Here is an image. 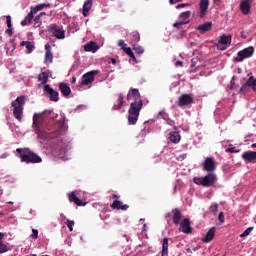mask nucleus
Listing matches in <instances>:
<instances>
[{
    "mask_svg": "<svg viewBox=\"0 0 256 256\" xmlns=\"http://www.w3.org/2000/svg\"><path fill=\"white\" fill-rule=\"evenodd\" d=\"M127 101H132L128 110V123L129 125H136L137 121H139L141 109H143V100L139 89L130 88L127 94Z\"/></svg>",
    "mask_w": 256,
    "mask_h": 256,
    "instance_id": "1",
    "label": "nucleus"
},
{
    "mask_svg": "<svg viewBox=\"0 0 256 256\" xmlns=\"http://www.w3.org/2000/svg\"><path fill=\"white\" fill-rule=\"evenodd\" d=\"M51 113H53V110H45L42 113H35L33 115L32 127L38 139L45 140L52 137H59V131L55 132L52 136H50L49 133L45 131V123L47 121V118L51 116Z\"/></svg>",
    "mask_w": 256,
    "mask_h": 256,
    "instance_id": "2",
    "label": "nucleus"
},
{
    "mask_svg": "<svg viewBox=\"0 0 256 256\" xmlns=\"http://www.w3.org/2000/svg\"><path fill=\"white\" fill-rule=\"evenodd\" d=\"M253 53H255V48L253 46H249L238 52V56L234 59L236 63H241L243 59H249V57H253Z\"/></svg>",
    "mask_w": 256,
    "mask_h": 256,
    "instance_id": "7",
    "label": "nucleus"
},
{
    "mask_svg": "<svg viewBox=\"0 0 256 256\" xmlns=\"http://www.w3.org/2000/svg\"><path fill=\"white\" fill-rule=\"evenodd\" d=\"M251 3H253V0H243L240 3V9L243 15H249V13L251 12Z\"/></svg>",
    "mask_w": 256,
    "mask_h": 256,
    "instance_id": "20",
    "label": "nucleus"
},
{
    "mask_svg": "<svg viewBox=\"0 0 256 256\" xmlns=\"http://www.w3.org/2000/svg\"><path fill=\"white\" fill-rule=\"evenodd\" d=\"M84 51L87 53H97L99 51V45L95 41H90L84 45Z\"/></svg>",
    "mask_w": 256,
    "mask_h": 256,
    "instance_id": "21",
    "label": "nucleus"
},
{
    "mask_svg": "<svg viewBox=\"0 0 256 256\" xmlns=\"http://www.w3.org/2000/svg\"><path fill=\"white\" fill-rule=\"evenodd\" d=\"M110 63H112V65H117V60L115 58H111Z\"/></svg>",
    "mask_w": 256,
    "mask_h": 256,
    "instance_id": "58",
    "label": "nucleus"
},
{
    "mask_svg": "<svg viewBox=\"0 0 256 256\" xmlns=\"http://www.w3.org/2000/svg\"><path fill=\"white\" fill-rule=\"evenodd\" d=\"M20 45H21V47H26V49L29 51V53H31V51H33V49H35V44H33V42L22 41Z\"/></svg>",
    "mask_w": 256,
    "mask_h": 256,
    "instance_id": "33",
    "label": "nucleus"
},
{
    "mask_svg": "<svg viewBox=\"0 0 256 256\" xmlns=\"http://www.w3.org/2000/svg\"><path fill=\"white\" fill-rule=\"evenodd\" d=\"M45 7H51V4L50 3H48V4H46V3L39 4L36 7L32 8V11L34 13H37L38 11H43V9H45Z\"/></svg>",
    "mask_w": 256,
    "mask_h": 256,
    "instance_id": "36",
    "label": "nucleus"
},
{
    "mask_svg": "<svg viewBox=\"0 0 256 256\" xmlns=\"http://www.w3.org/2000/svg\"><path fill=\"white\" fill-rule=\"evenodd\" d=\"M118 47H127V44H125V41H123V40H119L118 41Z\"/></svg>",
    "mask_w": 256,
    "mask_h": 256,
    "instance_id": "50",
    "label": "nucleus"
},
{
    "mask_svg": "<svg viewBox=\"0 0 256 256\" xmlns=\"http://www.w3.org/2000/svg\"><path fill=\"white\" fill-rule=\"evenodd\" d=\"M48 31L52 34L53 37H56V39L65 38V31L63 30L62 26H59L57 24H50L48 26Z\"/></svg>",
    "mask_w": 256,
    "mask_h": 256,
    "instance_id": "8",
    "label": "nucleus"
},
{
    "mask_svg": "<svg viewBox=\"0 0 256 256\" xmlns=\"http://www.w3.org/2000/svg\"><path fill=\"white\" fill-rule=\"evenodd\" d=\"M169 139L171 143H179V141H181V135L179 134V132L173 131L170 132Z\"/></svg>",
    "mask_w": 256,
    "mask_h": 256,
    "instance_id": "29",
    "label": "nucleus"
},
{
    "mask_svg": "<svg viewBox=\"0 0 256 256\" xmlns=\"http://www.w3.org/2000/svg\"><path fill=\"white\" fill-rule=\"evenodd\" d=\"M93 7V0H86L83 5V15L84 17H89V11Z\"/></svg>",
    "mask_w": 256,
    "mask_h": 256,
    "instance_id": "27",
    "label": "nucleus"
},
{
    "mask_svg": "<svg viewBox=\"0 0 256 256\" xmlns=\"http://www.w3.org/2000/svg\"><path fill=\"white\" fill-rule=\"evenodd\" d=\"M27 101V96H18L11 103L13 107V115L17 121H23V107H25V102Z\"/></svg>",
    "mask_w": 256,
    "mask_h": 256,
    "instance_id": "4",
    "label": "nucleus"
},
{
    "mask_svg": "<svg viewBox=\"0 0 256 256\" xmlns=\"http://www.w3.org/2000/svg\"><path fill=\"white\" fill-rule=\"evenodd\" d=\"M218 221L223 224L225 223V214L223 212H220L218 215Z\"/></svg>",
    "mask_w": 256,
    "mask_h": 256,
    "instance_id": "45",
    "label": "nucleus"
},
{
    "mask_svg": "<svg viewBox=\"0 0 256 256\" xmlns=\"http://www.w3.org/2000/svg\"><path fill=\"white\" fill-rule=\"evenodd\" d=\"M99 71L93 70L90 72L85 73L82 76V81L80 82V85H91L93 81H95V75H98Z\"/></svg>",
    "mask_w": 256,
    "mask_h": 256,
    "instance_id": "10",
    "label": "nucleus"
},
{
    "mask_svg": "<svg viewBox=\"0 0 256 256\" xmlns=\"http://www.w3.org/2000/svg\"><path fill=\"white\" fill-rule=\"evenodd\" d=\"M76 81H77V78H75V76L72 77V83H75Z\"/></svg>",
    "mask_w": 256,
    "mask_h": 256,
    "instance_id": "60",
    "label": "nucleus"
},
{
    "mask_svg": "<svg viewBox=\"0 0 256 256\" xmlns=\"http://www.w3.org/2000/svg\"><path fill=\"white\" fill-rule=\"evenodd\" d=\"M110 207L111 209H116V211H127V209H129V205L123 204V202L119 200H114Z\"/></svg>",
    "mask_w": 256,
    "mask_h": 256,
    "instance_id": "22",
    "label": "nucleus"
},
{
    "mask_svg": "<svg viewBox=\"0 0 256 256\" xmlns=\"http://www.w3.org/2000/svg\"><path fill=\"white\" fill-rule=\"evenodd\" d=\"M38 81L45 85L49 81V74L47 72H42L38 75Z\"/></svg>",
    "mask_w": 256,
    "mask_h": 256,
    "instance_id": "32",
    "label": "nucleus"
},
{
    "mask_svg": "<svg viewBox=\"0 0 256 256\" xmlns=\"http://www.w3.org/2000/svg\"><path fill=\"white\" fill-rule=\"evenodd\" d=\"M6 23H7L8 29H11V16L10 15L6 16Z\"/></svg>",
    "mask_w": 256,
    "mask_h": 256,
    "instance_id": "48",
    "label": "nucleus"
},
{
    "mask_svg": "<svg viewBox=\"0 0 256 256\" xmlns=\"http://www.w3.org/2000/svg\"><path fill=\"white\" fill-rule=\"evenodd\" d=\"M245 163H256V151H246L242 154Z\"/></svg>",
    "mask_w": 256,
    "mask_h": 256,
    "instance_id": "16",
    "label": "nucleus"
},
{
    "mask_svg": "<svg viewBox=\"0 0 256 256\" xmlns=\"http://www.w3.org/2000/svg\"><path fill=\"white\" fill-rule=\"evenodd\" d=\"M166 121H167L168 125H171V126L175 125V122L171 119H168Z\"/></svg>",
    "mask_w": 256,
    "mask_h": 256,
    "instance_id": "57",
    "label": "nucleus"
},
{
    "mask_svg": "<svg viewBox=\"0 0 256 256\" xmlns=\"http://www.w3.org/2000/svg\"><path fill=\"white\" fill-rule=\"evenodd\" d=\"M68 197H69L70 203H74L78 207H85V205H87V202H83L81 199H79V197H77L75 192L69 193Z\"/></svg>",
    "mask_w": 256,
    "mask_h": 256,
    "instance_id": "18",
    "label": "nucleus"
},
{
    "mask_svg": "<svg viewBox=\"0 0 256 256\" xmlns=\"http://www.w3.org/2000/svg\"><path fill=\"white\" fill-rule=\"evenodd\" d=\"M31 239H38L39 238V230L32 229V234L30 235Z\"/></svg>",
    "mask_w": 256,
    "mask_h": 256,
    "instance_id": "44",
    "label": "nucleus"
},
{
    "mask_svg": "<svg viewBox=\"0 0 256 256\" xmlns=\"http://www.w3.org/2000/svg\"><path fill=\"white\" fill-rule=\"evenodd\" d=\"M161 256H169V238L163 239Z\"/></svg>",
    "mask_w": 256,
    "mask_h": 256,
    "instance_id": "28",
    "label": "nucleus"
},
{
    "mask_svg": "<svg viewBox=\"0 0 256 256\" xmlns=\"http://www.w3.org/2000/svg\"><path fill=\"white\" fill-rule=\"evenodd\" d=\"M172 221L174 225H179L183 221V213L179 208H175L172 210Z\"/></svg>",
    "mask_w": 256,
    "mask_h": 256,
    "instance_id": "17",
    "label": "nucleus"
},
{
    "mask_svg": "<svg viewBox=\"0 0 256 256\" xmlns=\"http://www.w3.org/2000/svg\"><path fill=\"white\" fill-rule=\"evenodd\" d=\"M45 62L46 63H53V53L52 52H46L45 53Z\"/></svg>",
    "mask_w": 256,
    "mask_h": 256,
    "instance_id": "38",
    "label": "nucleus"
},
{
    "mask_svg": "<svg viewBox=\"0 0 256 256\" xmlns=\"http://www.w3.org/2000/svg\"><path fill=\"white\" fill-rule=\"evenodd\" d=\"M43 15H46L45 12H41L38 16L43 17Z\"/></svg>",
    "mask_w": 256,
    "mask_h": 256,
    "instance_id": "61",
    "label": "nucleus"
},
{
    "mask_svg": "<svg viewBox=\"0 0 256 256\" xmlns=\"http://www.w3.org/2000/svg\"><path fill=\"white\" fill-rule=\"evenodd\" d=\"M139 41H141V36L139 35V32H133L130 43L132 45H137V43H139Z\"/></svg>",
    "mask_w": 256,
    "mask_h": 256,
    "instance_id": "34",
    "label": "nucleus"
},
{
    "mask_svg": "<svg viewBox=\"0 0 256 256\" xmlns=\"http://www.w3.org/2000/svg\"><path fill=\"white\" fill-rule=\"evenodd\" d=\"M9 251V247L5 245V243L0 242V255L2 253H7Z\"/></svg>",
    "mask_w": 256,
    "mask_h": 256,
    "instance_id": "40",
    "label": "nucleus"
},
{
    "mask_svg": "<svg viewBox=\"0 0 256 256\" xmlns=\"http://www.w3.org/2000/svg\"><path fill=\"white\" fill-rule=\"evenodd\" d=\"M189 17H191V11L182 12L179 15V19L181 21L180 22H175L173 24V27H176L177 29H179V27H181L182 25H187L189 23Z\"/></svg>",
    "mask_w": 256,
    "mask_h": 256,
    "instance_id": "13",
    "label": "nucleus"
},
{
    "mask_svg": "<svg viewBox=\"0 0 256 256\" xmlns=\"http://www.w3.org/2000/svg\"><path fill=\"white\" fill-rule=\"evenodd\" d=\"M16 49L15 47V39H11L7 44H6V53L7 55H11V53Z\"/></svg>",
    "mask_w": 256,
    "mask_h": 256,
    "instance_id": "31",
    "label": "nucleus"
},
{
    "mask_svg": "<svg viewBox=\"0 0 256 256\" xmlns=\"http://www.w3.org/2000/svg\"><path fill=\"white\" fill-rule=\"evenodd\" d=\"M183 0H170L171 5H175L177 3H181Z\"/></svg>",
    "mask_w": 256,
    "mask_h": 256,
    "instance_id": "55",
    "label": "nucleus"
},
{
    "mask_svg": "<svg viewBox=\"0 0 256 256\" xmlns=\"http://www.w3.org/2000/svg\"><path fill=\"white\" fill-rule=\"evenodd\" d=\"M123 103H125V96H123V94H118V98H117V104H114L112 109L113 111H119V109H121V107H123Z\"/></svg>",
    "mask_w": 256,
    "mask_h": 256,
    "instance_id": "26",
    "label": "nucleus"
},
{
    "mask_svg": "<svg viewBox=\"0 0 256 256\" xmlns=\"http://www.w3.org/2000/svg\"><path fill=\"white\" fill-rule=\"evenodd\" d=\"M176 67H183V62L181 60L176 61L175 63Z\"/></svg>",
    "mask_w": 256,
    "mask_h": 256,
    "instance_id": "54",
    "label": "nucleus"
},
{
    "mask_svg": "<svg viewBox=\"0 0 256 256\" xmlns=\"http://www.w3.org/2000/svg\"><path fill=\"white\" fill-rule=\"evenodd\" d=\"M183 7H189V4H178L177 6H176V9H183Z\"/></svg>",
    "mask_w": 256,
    "mask_h": 256,
    "instance_id": "51",
    "label": "nucleus"
},
{
    "mask_svg": "<svg viewBox=\"0 0 256 256\" xmlns=\"http://www.w3.org/2000/svg\"><path fill=\"white\" fill-rule=\"evenodd\" d=\"M215 237V227L209 229L205 237L202 239L203 243H211Z\"/></svg>",
    "mask_w": 256,
    "mask_h": 256,
    "instance_id": "25",
    "label": "nucleus"
},
{
    "mask_svg": "<svg viewBox=\"0 0 256 256\" xmlns=\"http://www.w3.org/2000/svg\"><path fill=\"white\" fill-rule=\"evenodd\" d=\"M249 87H252V91L255 92V88H256V79L254 76H250L247 81L245 82V84H243L240 88V93H247Z\"/></svg>",
    "mask_w": 256,
    "mask_h": 256,
    "instance_id": "12",
    "label": "nucleus"
},
{
    "mask_svg": "<svg viewBox=\"0 0 256 256\" xmlns=\"http://www.w3.org/2000/svg\"><path fill=\"white\" fill-rule=\"evenodd\" d=\"M226 153H239V150H236L235 147L226 148Z\"/></svg>",
    "mask_w": 256,
    "mask_h": 256,
    "instance_id": "46",
    "label": "nucleus"
},
{
    "mask_svg": "<svg viewBox=\"0 0 256 256\" xmlns=\"http://www.w3.org/2000/svg\"><path fill=\"white\" fill-rule=\"evenodd\" d=\"M199 5H200L199 17H200V19H203L207 15V11L209 9V0H200Z\"/></svg>",
    "mask_w": 256,
    "mask_h": 256,
    "instance_id": "19",
    "label": "nucleus"
},
{
    "mask_svg": "<svg viewBox=\"0 0 256 256\" xmlns=\"http://www.w3.org/2000/svg\"><path fill=\"white\" fill-rule=\"evenodd\" d=\"M33 13H35L34 11H30L27 16L25 17L24 20L21 21V25L22 27H25L27 25H30L31 21H33Z\"/></svg>",
    "mask_w": 256,
    "mask_h": 256,
    "instance_id": "30",
    "label": "nucleus"
},
{
    "mask_svg": "<svg viewBox=\"0 0 256 256\" xmlns=\"http://www.w3.org/2000/svg\"><path fill=\"white\" fill-rule=\"evenodd\" d=\"M65 156V148L60 149V153H56V157H64Z\"/></svg>",
    "mask_w": 256,
    "mask_h": 256,
    "instance_id": "47",
    "label": "nucleus"
},
{
    "mask_svg": "<svg viewBox=\"0 0 256 256\" xmlns=\"http://www.w3.org/2000/svg\"><path fill=\"white\" fill-rule=\"evenodd\" d=\"M252 149H256V143L251 145Z\"/></svg>",
    "mask_w": 256,
    "mask_h": 256,
    "instance_id": "62",
    "label": "nucleus"
},
{
    "mask_svg": "<svg viewBox=\"0 0 256 256\" xmlns=\"http://www.w3.org/2000/svg\"><path fill=\"white\" fill-rule=\"evenodd\" d=\"M66 225H67L69 231H73V226L75 225V221L67 219Z\"/></svg>",
    "mask_w": 256,
    "mask_h": 256,
    "instance_id": "43",
    "label": "nucleus"
},
{
    "mask_svg": "<svg viewBox=\"0 0 256 256\" xmlns=\"http://www.w3.org/2000/svg\"><path fill=\"white\" fill-rule=\"evenodd\" d=\"M45 49H46V53H51V45L50 44H46Z\"/></svg>",
    "mask_w": 256,
    "mask_h": 256,
    "instance_id": "52",
    "label": "nucleus"
},
{
    "mask_svg": "<svg viewBox=\"0 0 256 256\" xmlns=\"http://www.w3.org/2000/svg\"><path fill=\"white\" fill-rule=\"evenodd\" d=\"M251 231H253V227L247 228L242 234H240V237H241V238L247 237L248 235L251 234Z\"/></svg>",
    "mask_w": 256,
    "mask_h": 256,
    "instance_id": "42",
    "label": "nucleus"
},
{
    "mask_svg": "<svg viewBox=\"0 0 256 256\" xmlns=\"http://www.w3.org/2000/svg\"><path fill=\"white\" fill-rule=\"evenodd\" d=\"M6 33H7V35H9V37H12V36H13V30H12L11 28H8V29L6 30Z\"/></svg>",
    "mask_w": 256,
    "mask_h": 256,
    "instance_id": "53",
    "label": "nucleus"
},
{
    "mask_svg": "<svg viewBox=\"0 0 256 256\" xmlns=\"http://www.w3.org/2000/svg\"><path fill=\"white\" fill-rule=\"evenodd\" d=\"M180 157H182V159H185V157H187V154H183Z\"/></svg>",
    "mask_w": 256,
    "mask_h": 256,
    "instance_id": "63",
    "label": "nucleus"
},
{
    "mask_svg": "<svg viewBox=\"0 0 256 256\" xmlns=\"http://www.w3.org/2000/svg\"><path fill=\"white\" fill-rule=\"evenodd\" d=\"M16 153L22 163H41L43 161L41 156L37 155L30 148H17Z\"/></svg>",
    "mask_w": 256,
    "mask_h": 256,
    "instance_id": "3",
    "label": "nucleus"
},
{
    "mask_svg": "<svg viewBox=\"0 0 256 256\" xmlns=\"http://www.w3.org/2000/svg\"><path fill=\"white\" fill-rule=\"evenodd\" d=\"M209 211L213 213V215H217V211H219V204H212Z\"/></svg>",
    "mask_w": 256,
    "mask_h": 256,
    "instance_id": "39",
    "label": "nucleus"
},
{
    "mask_svg": "<svg viewBox=\"0 0 256 256\" xmlns=\"http://www.w3.org/2000/svg\"><path fill=\"white\" fill-rule=\"evenodd\" d=\"M133 50L135 51V53H137V55H143V53H145L143 47L138 44H133Z\"/></svg>",
    "mask_w": 256,
    "mask_h": 256,
    "instance_id": "37",
    "label": "nucleus"
},
{
    "mask_svg": "<svg viewBox=\"0 0 256 256\" xmlns=\"http://www.w3.org/2000/svg\"><path fill=\"white\" fill-rule=\"evenodd\" d=\"M112 199H116L115 201H117V199H120V196L117 195V194H113V195H112Z\"/></svg>",
    "mask_w": 256,
    "mask_h": 256,
    "instance_id": "59",
    "label": "nucleus"
},
{
    "mask_svg": "<svg viewBox=\"0 0 256 256\" xmlns=\"http://www.w3.org/2000/svg\"><path fill=\"white\" fill-rule=\"evenodd\" d=\"M197 61H199V59H197V58H192V60H191V68H192V69H193V67H196Z\"/></svg>",
    "mask_w": 256,
    "mask_h": 256,
    "instance_id": "49",
    "label": "nucleus"
},
{
    "mask_svg": "<svg viewBox=\"0 0 256 256\" xmlns=\"http://www.w3.org/2000/svg\"><path fill=\"white\" fill-rule=\"evenodd\" d=\"M193 181L196 185H201L202 187H213L217 183V175L208 173L204 177H194Z\"/></svg>",
    "mask_w": 256,
    "mask_h": 256,
    "instance_id": "5",
    "label": "nucleus"
},
{
    "mask_svg": "<svg viewBox=\"0 0 256 256\" xmlns=\"http://www.w3.org/2000/svg\"><path fill=\"white\" fill-rule=\"evenodd\" d=\"M3 239H5V234L0 232V243H3Z\"/></svg>",
    "mask_w": 256,
    "mask_h": 256,
    "instance_id": "56",
    "label": "nucleus"
},
{
    "mask_svg": "<svg viewBox=\"0 0 256 256\" xmlns=\"http://www.w3.org/2000/svg\"><path fill=\"white\" fill-rule=\"evenodd\" d=\"M44 91L46 93V97H48L50 101H54V103H57V101H59V92L51 88L49 84H46L44 86Z\"/></svg>",
    "mask_w": 256,
    "mask_h": 256,
    "instance_id": "11",
    "label": "nucleus"
},
{
    "mask_svg": "<svg viewBox=\"0 0 256 256\" xmlns=\"http://www.w3.org/2000/svg\"><path fill=\"white\" fill-rule=\"evenodd\" d=\"M197 250H199V246H198V247L193 248V251H197Z\"/></svg>",
    "mask_w": 256,
    "mask_h": 256,
    "instance_id": "64",
    "label": "nucleus"
},
{
    "mask_svg": "<svg viewBox=\"0 0 256 256\" xmlns=\"http://www.w3.org/2000/svg\"><path fill=\"white\" fill-rule=\"evenodd\" d=\"M211 29H213V22H205L197 27V31H199L201 35L211 31Z\"/></svg>",
    "mask_w": 256,
    "mask_h": 256,
    "instance_id": "23",
    "label": "nucleus"
},
{
    "mask_svg": "<svg viewBox=\"0 0 256 256\" xmlns=\"http://www.w3.org/2000/svg\"><path fill=\"white\" fill-rule=\"evenodd\" d=\"M216 168L217 166L215 165V159H213L212 157H208L205 159L203 163L204 171H207L208 173H213Z\"/></svg>",
    "mask_w": 256,
    "mask_h": 256,
    "instance_id": "15",
    "label": "nucleus"
},
{
    "mask_svg": "<svg viewBox=\"0 0 256 256\" xmlns=\"http://www.w3.org/2000/svg\"><path fill=\"white\" fill-rule=\"evenodd\" d=\"M232 39L233 37L231 35L223 34L218 38L216 49H218V51H226L227 48L231 47Z\"/></svg>",
    "mask_w": 256,
    "mask_h": 256,
    "instance_id": "6",
    "label": "nucleus"
},
{
    "mask_svg": "<svg viewBox=\"0 0 256 256\" xmlns=\"http://www.w3.org/2000/svg\"><path fill=\"white\" fill-rule=\"evenodd\" d=\"M34 27H41V16H36L35 18H34Z\"/></svg>",
    "mask_w": 256,
    "mask_h": 256,
    "instance_id": "41",
    "label": "nucleus"
},
{
    "mask_svg": "<svg viewBox=\"0 0 256 256\" xmlns=\"http://www.w3.org/2000/svg\"><path fill=\"white\" fill-rule=\"evenodd\" d=\"M195 103V99L191 94H182L178 98L177 105L178 107H189V105H193Z\"/></svg>",
    "mask_w": 256,
    "mask_h": 256,
    "instance_id": "9",
    "label": "nucleus"
},
{
    "mask_svg": "<svg viewBox=\"0 0 256 256\" xmlns=\"http://www.w3.org/2000/svg\"><path fill=\"white\" fill-rule=\"evenodd\" d=\"M178 225H180L179 231L182 233H193V228L191 227V220L189 218L183 219Z\"/></svg>",
    "mask_w": 256,
    "mask_h": 256,
    "instance_id": "14",
    "label": "nucleus"
},
{
    "mask_svg": "<svg viewBox=\"0 0 256 256\" xmlns=\"http://www.w3.org/2000/svg\"><path fill=\"white\" fill-rule=\"evenodd\" d=\"M123 51L126 53V55H129V57L137 63V58L135 57V54L133 53V50L131 48L122 47Z\"/></svg>",
    "mask_w": 256,
    "mask_h": 256,
    "instance_id": "35",
    "label": "nucleus"
},
{
    "mask_svg": "<svg viewBox=\"0 0 256 256\" xmlns=\"http://www.w3.org/2000/svg\"><path fill=\"white\" fill-rule=\"evenodd\" d=\"M59 91L63 95V97H69L71 95V87L67 85V83L61 82L59 84Z\"/></svg>",
    "mask_w": 256,
    "mask_h": 256,
    "instance_id": "24",
    "label": "nucleus"
}]
</instances>
